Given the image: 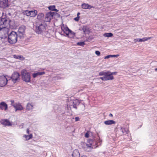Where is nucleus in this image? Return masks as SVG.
I'll use <instances>...</instances> for the list:
<instances>
[{
    "label": "nucleus",
    "mask_w": 157,
    "mask_h": 157,
    "mask_svg": "<svg viewBox=\"0 0 157 157\" xmlns=\"http://www.w3.org/2000/svg\"><path fill=\"white\" fill-rule=\"evenodd\" d=\"M47 25L44 21L39 24H37L36 26V32L38 34L47 36L48 31L46 30Z\"/></svg>",
    "instance_id": "1"
},
{
    "label": "nucleus",
    "mask_w": 157,
    "mask_h": 157,
    "mask_svg": "<svg viewBox=\"0 0 157 157\" xmlns=\"http://www.w3.org/2000/svg\"><path fill=\"white\" fill-rule=\"evenodd\" d=\"M88 144H86V147L85 150L87 152L91 151V150L93 148H95L97 147L96 146L97 143L96 141L94 139H89L87 141Z\"/></svg>",
    "instance_id": "2"
},
{
    "label": "nucleus",
    "mask_w": 157,
    "mask_h": 157,
    "mask_svg": "<svg viewBox=\"0 0 157 157\" xmlns=\"http://www.w3.org/2000/svg\"><path fill=\"white\" fill-rule=\"evenodd\" d=\"M17 34L14 31L12 32L8 35V41L11 44L15 43L17 41Z\"/></svg>",
    "instance_id": "3"
},
{
    "label": "nucleus",
    "mask_w": 157,
    "mask_h": 157,
    "mask_svg": "<svg viewBox=\"0 0 157 157\" xmlns=\"http://www.w3.org/2000/svg\"><path fill=\"white\" fill-rule=\"evenodd\" d=\"M99 74L100 76H105L106 81L112 80L114 79L113 76L111 75L110 71H101L99 73Z\"/></svg>",
    "instance_id": "4"
},
{
    "label": "nucleus",
    "mask_w": 157,
    "mask_h": 157,
    "mask_svg": "<svg viewBox=\"0 0 157 157\" xmlns=\"http://www.w3.org/2000/svg\"><path fill=\"white\" fill-rule=\"evenodd\" d=\"M22 80L26 82H28L30 81V75L25 70H23L21 72Z\"/></svg>",
    "instance_id": "5"
},
{
    "label": "nucleus",
    "mask_w": 157,
    "mask_h": 157,
    "mask_svg": "<svg viewBox=\"0 0 157 157\" xmlns=\"http://www.w3.org/2000/svg\"><path fill=\"white\" fill-rule=\"evenodd\" d=\"M20 74L17 72H14L10 77L12 81L14 83L18 82L20 80Z\"/></svg>",
    "instance_id": "6"
},
{
    "label": "nucleus",
    "mask_w": 157,
    "mask_h": 157,
    "mask_svg": "<svg viewBox=\"0 0 157 157\" xmlns=\"http://www.w3.org/2000/svg\"><path fill=\"white\" fill-rule=\"evenodd\" d=\"M118 129L116 131V135L118 136H122L124 134H125L128 133L129 132L128 130H126L124 128L122 127H121L120 128H118Z\"/></svg>",
    "instance_id": "7"
},
{
    "label": "nucleus",
    "mask_w": 157,
    "mask_h": 157,
    "mask_svg": "<svg viewBox=\"0 0 157 157\" xmlns=\"http://www.w3.org/2000/svg\"><path fill=\"white\" fill-rule=\"evenodd\" d=\"M8 80L4 75H0V87H3L7 84Z\"/></svg>",
    "instance_id": "8"
},
{
    "label": "nucleus",
    "mask_w": 157,
    "mask_h": 157,
    "mask_svg": "<svg viewBox=\"0 0 157 157\" xmlns=\"http://www.w3.org/2000/svg\"><path fill=\"white\" fill-rule=\"evenodd\" d=\"M8 0H0V7L5 8L9 6Z\"/></svg>",
    "instance_id": "9"
},
{
    "label": "nucleus",
    "mask_w": 157,
    "mask_h": 157,
    "mask_svg": "<svg viewBox=\"0 0 157 157\" xmlns=\"http://www.w3.org/2000/svg\"><path fill=\"white\" fill-rule=\"evenodd\" d=\"M25 30V26L24 25H21L19 27L18 29V32L19 33V36L20 38H21L24 34Z\"/></svg>",
    "instance_id": "10"
},
{
    "label": "nucleus",
    "mask_w": 157,
    "mask_h": 157,
    "mask_svg": "<svg viewBox=\"0 0 157 157\" xmlns=\"http://www.w3.org/2000/svg\"><path fill=\"white\" fill-rule=\"evenodd\" d=\"M13 107L15 109V111H21L24 108L21 103L19 102H16L15 104L13 105Z\"/></svg>",
    "instance_id": "11"
},
{
    "label": "nucleus",
    "mask_w": 157,
    "mask_h": 157,
    "mask_svg": "<svg viewBox=\"0 0 157 157\" xmlns=\"http://www.w3.org/2000/svg\"><path fill=\"white\" fill-rule=\"evenodd\" d=\"M54 14L53 12H50L47 13L45 16V19L47 21H50L52 18Z\"/></svg>",
    "instance_id": "12"
},
{
    "label": "nucleus",
    "mask_w": 157,
    "mask_h": 157,
    "mask_svg": "<svg viewBox=\"0 0 157 157\" xmlns=\"http://www.w3.org/2000/svg\"><path fill=\"white\" fill-rule=\"evenodd\" d=\"M11 21L7 20L6 18H2L0 20V25H6L7 24H9Z\"/></svg>",
    "instance_id": "13"
},
{
    "label": "nucleus",
    "mask_w": 157,
    "mask_h": 157,
    "mask_svg": "<svg viewBox=\"0 0 157 157\" xmlns=\"http://www.w3.org/2000/svg\"><path fill=\"white\" fill-rule=\"evenodd\" d=\"M0 122L4 126H10L12 125L11 123L7 119L2 120Z\"/></svg>",
    "instance_id": "14"
},
{
    "label": "nucleus",
    "mask_w": 157,
    "mask_h": 157,
    "mask_svg": "<svg viewBox=\"0 0 157 157\" xmlns=\"http://www.w3.org/2000/svg\"><path fill=\"white\" fill-rule=\"evenodd\" d=\"M71 106H72L74 108L77 109V106L79 104V101L78 99H75L71 101Z\"/></svg>",
    "instance_id": "15"
},
{
    "label": "nucleus",
    "mask_w": 157,
    "mask_h": 157,
    "mask_svg": "<svg viewBox=\"0 0 157 157\" xmlns=\"http://www.w3.org/2000/svg\"><path fill=\"white\" fill-rule=\"evenodd\" d=\"M152 38V37H144L142 39L138 38V39H135L134 40V41L135 42H136L137 41L142 42L148 40H150Z\"/></svg>",
    "instance_id": "16"
},
{
    "label": "nucleus",
    "mask_w": 157,
    "mask_h": 157,
    "mask_svg": "<svg viewBox=\"0 0 157 157\" xmlns=\"http://www.w3.org/2000/svg\"><path fill=\"white\" fill-rule=\"evenodd\" d=\"M8 105L5 102L2 101L0 103V109L6 110L7 109Z\"/></svg>",
    "instance_id": "17"
},
{
    "label": "nucleus",
    "mask_w": 157,
    "mask_h": 157,
    "mask_svg": "<svg viewBox=\"0 0 157 157\" xmlns=\"http://www.w3.org/2000/svg\"><path fill=\"white\" fill-rule=\"evenodd\" d=\"M80 30H82L85 34H88L89 33V28L86 25H83L81 26Z\"/></svg>",
    "instance_id": "18"
},
{
    "label": "nucleus",
    "mask_w": 157,
    "mask_h": 157,
    "mask_svg": "<svg viewBox=\"0 0 157 157\" xmlns=\"http://www.w3.org/2000/svg\"><path fill=\"white\" fill-rule=\"evenodd\" d=\"M82 7L83 9H90L91 8L94 7L93 6L89 5L88 4L85 3L82 4Z\"/></svg>",
    "instance_id": "19"
},
{
    "label": "nucleus",
    "mask_w": 157,
    "mask_h": 157,
    "mask_svg": "<svg viewBox=\"0 0 157 157\" xmlns=\"http://www.w3.org/2000/svg\"><path fill=\"white\" fill-rule=\"evenodd\" d=\"M73 157H79L80 153L78 150L75 149L74 150L72 154Z\"/></svg>",
    "instance_id": "20"
},
{
    "label": "nucleus",
    "mask_w": 157,
    "mask_h": 157,
    "mask_svg": "<svg viewBox=\"0 0 157 157\" xmlns=\"http://www.w3.org/2000/svg\"><path fill=\"white\" fill-rule=\"evenodd\" d=\"M115 122L113 120H109L105 121L104 122V123L107 125H110L112 124H115Z\"/></svg>",
    "instance_id": "21"
},
{
    "label": "nucleus",
    "mask_w": 157,
    "mask_h": 157,
    "mask_svg": "<svg viewBox=\"0 0 157 157\" xmlns=\"http://www.w3.org/2000/svg\"><path fill=\"white\" fill-rule=\"evenodd\" d=\"M45 74L44 72L43 71L42 72H37L36 73H35L33 74V76L34 78H35L38 75H42Z\"/></svg>",
    "instance_id": "22"
},
{
    "label": "nucleus",
    "mask_w": 157,
    "mask_h": 157,
    "mask_svg": "<svg viewBox=\"0 0 157 157\" xmlns=\"http://www.w3.org/2000/svg\"><path fill=\"white\" fill-rule=\"evenodd\" d=\"M75 33L72 31L71 30L69 31V32H68V33H67V36L70 38H72L74 37L75 36Z\"/></svg>",
    "instance_id": "23"
},
{
    "label": "nucleus",
    "mask_w": 157,
    "mask_h": 157,
    "mask_svg": "<svg viewBox=\"0 0 157 157\" xmlns=\"http://www.w3.org/2000/svg\"><path fill=\"white\" fill-rule=\"evenodd\" d=\"M37 13V11L36 10L30 11V16L31 17H35Z\"/></svg>",
    "instance_id": "24"
},
{
    "label": "nucleus",
    "mask_w": 157,
    "mask_h": 157,
    "mask_svg": "<svg viewBox=\"0 0 157 157\" xmlns=\"http://www.w3.org/2000/svg\"><path fill=\"white\" fill-rule=\"evenodd\" d=\"M61 28L63 32L66 34L67 35V33H68V32L70 31V29L67 27L64 28V27H61Z\"/></svg>",
    "instance_id": "25"
},
{
    "label": "nucleus",
    "mask_w": 157,
    "mask_h": 157,
    "mask_svg": "<svg viewBox=\"0 0 157 157\" xmlns=\"http://www.w3.org/2000/svg\"><path fill=\"white\" fill-rule=\"evenodd\" d=\"M33 108V105L31 103H28L26 106V109L28 110L32 109Z\"/></svg>",
    "instance_id": "26"
},
{
    "label": "nucleus",
    "mask_w": 157,
    "mask_h": 157,
    "mask_svg": "<svg viewBox=\"0 0 157 157\" xmlns=\"http://www.w3.org/2000/svg\"><path fill=\"white\" fill-rule=\"evenodd\" d=\"M44 14L43 13H40L37 16V18L39 20H42L44 17Z\"/></svg>",
    "instance_id": "27"
},
{
    "label": "nucleus",
    "mask_w": 157,
    "mask_h": 157,
    "mask_svg": "<svg viewBox=\"0 0 157 157\" xmlns=\"http://www.w3.org/2000/svg\"><path fill=\"white\" fill-rule=\"evenodd\" d=\"M48 9L52 11H58V10L55 8V6H51L48 7Z\"/></svg>",
    "instance_id": "28"
},
{
    "label": "nucleus",
    "mask_w": 157,
    "mask_h": 157,
    "mask_svg": "<svg viewBox=\"0 0 157 157\" xmlns=\"http://www.w3.org/2000/svg\"><path fill=\"white\" fill-rule=\"evenodd\" d=\"M119 55H109L105 57V59H107L110 57H117Z\"/></svg>",
    "instance_id": "29"
},
{
    "label": "nucleus",
    "mask_w": 157,
    "mask_h": 157,
    "mask_svg": "<svg viewBox=\"0 0 157 157\" xmlns=\"http://www.w3.org/2000/svg\"><path fill=\"white\" fill-rule=\"evenodd\" d=\"M22 13L25 15H26L27 16H30V11L28 10L23 11Z\"/></svg>",
    "instance_id": "30"
},
{
    "label": "nucleus",
    "mask_w": 157,
    "mask_h": 157,
    "mask_svg": "<svg viewBox=\"0 0 157 157\" xmlns=\"http://www.w3.org/2000/svg\"><path fill=\"white\" fill-rule=\"evenodd\" d=\"M104 36L108 37H111L113 36V34L111 33H105L104 34Z\"/></svg>",
    "instance_id": "31"
},
{
    "label": "nucleus",
    "mask_w": 157,
    "mask_h": 157,
    "mask_svg": "<svg viewBox=\"0 0 157 157\" xmlns=\"http://www.w3.org/2000/svg\"><path fill=\"white\" fill-rule=\"evenodd\" d=\"M14 57L15 58L21 60L23 59L24 57L21 56H17L16 55H14Z\"/></svg>",
    "instance_id": "32"
},
{
    "label": "nucleus",
    "mask_w": 157,
    "mask_h": 157,
    "mask_svg": "<svg viewBox=\"0 0 157 157\" xmlns=\"http://www.w3.org/2000/svg\"><path fill=\"white\" fill-rule=\"evenodd\" d=\"M77 44L79 46H83L85 44V43L84 42L81 41L78 42L77 43Z\"/></svg>",
    "instance_id": "33"
},
{
    "label": "nucleus",
    "mask_w": 157,
    "mask_h": 157,
    "mask_svg": "<svg viewBox=\"0 0 157 157\" xmlns=\"http://www.w3.org/2000/svg\"><path fill=\"white\" fill-rule=\"evenodd\" d=\"M10 102H11V105L13 107V105H14L16 103H16L14 102V100H11Z\"/></svg>",
    "instance_id": "34"
},
{
    "label": "nucleus",
    "mask_w": 157,
    "mask_h": 157,
    "mask_svg": "<svg viewBox=\"0 0 157 157\" xmlns=\"http://www.w3.org/2000/svg\"><path fill=\"white\" fill-rule=\"evenodd\" d=\"M26 137H29V138L27 139L29 140L30 139H31L32 138L33 135L32 134H30L29 135H28V136H26Z\"/></svg>",
    "instance_id": "35"
},
{
    "label": "nucleus",
    "mask_w": 157,
    "mask_h": 157,
    "mask_svg": "<svg viewBox=\"0 0 157 157\" xmlns=\"http://www.w3.org/2000/svg\"><path fill=\"white\" fill-rule=\"evenodd\" d=\"M95 53L98 56H99L100 54V52L98 51H95Z\"/></svg>",
    "instance_id": "36"
},
{
    "label": "nucleus",
    "mask_w": 157,
    "mask_h": 157,
    "mask_svg": "<svg viewBox=\"0 0 157 157\" xmlns=\"http://www.w3.org/2000/svg\"><path fill=\"white\" fill-rule=\"evenodd\" d=\"M100 78L102 80L106 81V79L105 76L103 77H100Z\"/></svg>",
    "instance_id": "37"
},
{
    "label": "nucleus",
    "mask_w": 157,
    "mask_h": 157,
    "mask_svg": "<svg viewBox=\"0 0 157 157\" xmlns=\"http://www.w3.org/2000/svg\"><path fill=\"white\" fill-rule=\"evenodd\" d=\"M85 137H86V138H88L89 137V134L88 132H86L85 134Z\"/></svg>",
    "instance_id": "38"
},
{
    "label": "nucleus",
    "mask_w": 157,
    "mask_h": 157,
    "mask_svg": "<svg viewBox=\"0 0 157 157\" xmlns=\"http://www.w3.org/2000/svg\"><path fill=\"white\" fill-rule=\"evenodd\" d=\"M80 18V17H77L75 18H74L75 20L76 21H78L79 20V18Z\"/></svg>",
    "instance_id": "39"
},
{
    "label": "nucleus",
    "mask_w": 157,
    "mask_h": 157,
    "mask_svg": "<svg viewBox=\"0 0 157 157\" xmlns=\"http://www.w3.org/2000/svg\"><path fill=\"white\" fill-rule=\"evenodd\" d=\"M28 136V135H24L23 136V137L25 138V140H29V139H27L29 138V137H26V136Z\"/></svg>",
    "instance_id": "40"
},
{
    "label": "nucleus",
    "mask_w": 157,
    "mask_h": 157,
    "mask_svg": "<svg viewBox=\"0 0 157 157\" xmlns=\"http://www.w3.org/2000/svg\"><path fill=\"white\" fill-rule=\"evenodd\" d=\"M116 73H117V72H110V73L111 75H112V76H113V75H115Z\"/></svg>",
    "instance_id": "41"
},
{
    "label": "nucleus",
    "mask_w": 157,
    "mask_h": 157,
    "mask_svg": "<svg viewBox=\"0 0 157 157\" xmlns=\"http://www.w3.org/2000/svg\"><path fill=\"white\" fill-rule=\"evenodd\" d=\"M75 119L76 121H78L79 120V118L78 117H75Z\"/></svg>",
    "instance_id": "42"
},
{
    "label": "nucleus",
    "mask_w": 157,
    "mask_h": 157,
    "mask_svg": "<svg viewBox=\"0 0 157 157\" xmlns=\"http://www.w3.org/2000/svg\"><path fill=\"white\" fill-rule=\"evenodd\" d=\"M29 130L28 128H27L26 131L27 133L28 134H29Z\"/></svg>",
    "instance_id": "43"
},
{
    "label": "nucleus",
    "mask_w": 157,
    "mask_h": 157,
    "mask_svg": "<svg viewBox=\"0 0 157 157\" xmlns=\"http://www.w3.org/2000/svg\"><path fill=\"white\" fill-rule=\"evenodd\" d=\"M109 117H113V115L111 113H110L109 115Z\"/></svg>",
    "instance_id": "44"
},
{
    "label": "nucleus",
    "mask_w": 157,
    "mask_h": 157,
    "mask_svg": "<svg viewBox=\"0 0 157 157\" xmlns=\"http://www.w3.org/2000/svg\"><path fill=\"white\" fill-rule=\"evenodd\" d=\"M80 14V13H79V12H78V13H77V17H79V15Z\"/></svg>",
    "instance_id": "45"
},
{
    "label": "nucleus",
    "mask_w": 157,
    "mask_h": 157,
    "mask_svg": "<svg viewBox=\"0 0 157 157\" xmlns=\"http://www.w3.org/2000/svg\"><path fill=\"white\" fill-rule=\"evenodd\" d=\"M81 157H87L86 155H83L81 156Z\"/></svg>",
    "instance_id": "46"
},
{
    "label": "nucleus",
    "mask_w": 157,
    "mask_h": 157,
    "mask_svg": "<svg viewBox=\"0 0 157 157\" xmlns=\"http://www.w3.org/2000/svg\"><path fill=\"white\" fill-rule=\"evenodd\" d=\"M155 71H157V68H156L155 69Z\"/></svg>",
    "instance_id": "47"
},
{
    "label": "nucleus",
    "mask_w": 157,
    "mask_h": 157,
    "mask_svg": "<svg viewBox=\"0 0 157 157\" xmlns=\"http://www.w3.org/2000/svg\"><path fill=\"white\" fill-rule=\"evenodd\" d=\"M2 29V28L0 27V31Z\"/></svg>",
    "instance_id": "48"
},
{
    "label": "nucleus",
    "mask_w": 157,
    "mask_h": 157,
    "mask_svg": "<svg viewBox=\"0 0 157 157\" xmlns=\"http://www.w3.org/2000/svg\"><path fill=\"white\" fill-rule=\"evenodd\" d=\"M10 13H9V15H10Z\"/></svg>",
    "instance_id": "49"
}]
</instances>
